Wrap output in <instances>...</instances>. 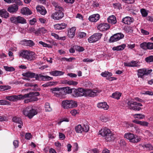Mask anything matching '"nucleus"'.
<instances>
[{
  "label": "nucleus",
  "instance_id": "1",
  "mask_svg": "<svg viewBox=\"0 0 153 153\" xmlns=\"http://www.w3.org/2000/svg\"><path fill=\"white\" fill-rule=\"evenodd\" d=\"M99 134L105 137L107 142L114 141L115 138V134L107 128H102L99 132Z\"/></svg>",
  "mask_w": 153,
  "mask_h": 153
},
{
  "label": "nucleus",
  "instance_id": "2",
  "mask_svg": "<svg viewBox=\"0 0 153 153\" xmlns=\"http://www.w3.org/2000/svg\"><path fill=\"white\" fill-rule=\"evenodd\" d=\"M22 75L23 76L28 78H35L36 80L39 81L50 80L53 79V78L49 76H43L41 74H36L34 73L30 72L23 73Z\"/></svg>",
  "mask_w": 153,
  "mask_h": 153
},
{
  "label": "nucleus",
  "instance_id": "3",
  "mask_svg": "<svg viewBox=\"0 0 153 153\" xmlns=\"http://www.w3.org/2000/svg\"><path fill=\"white\" fill-rule=\"evenodd\" d=\"M19 56L27 60H34L36 58V55L34 52L25 50L20 52Z\"/></svg>",
  "mask_w": 153,
  "mask_h": 153
},
{
  "label": "nucleus",
  "instance_id": "4",
  "mask_svg": "<svg viewBox=\"0 0 153 153\" xmlns=\"http://www.w3.org/2000/svg\"><path fill=\"white\" fill-rule=\"evenodd\" d=\"M55 10L58 11L53 13L51 15L52 17L54 19L59 20L64 16V13L62 12L63 8L59 6H56Z\"/></svg>",
  "mask_w": 153,
  "mask_h": 153
},
{
  "label": "nucleus",
  "instance_id": "5",
  "mask_svg": "<svg viewBox=\"0 0 153 153\" xmlns=\"http://www.w3.org/2000/svg\"><path fill=\"white\" fill-rule=\"evenodd\" d=\"M62 106L65 109H68L76 107L77 106L76 101L72 100H65L62 101Z\"/></svg>",
  "mask_w": 153,
  "mask_h": 153
},
{
  "label": "nucleus",
  "instance_id": "6",
  "mask_svg": "<svg viewBox=\"0 0 153 153\" xmlns=\"http://www.w3.org/2000/svg\"><path fill=\"white\" fill-rule=\"evenodd\" d=\"M124 137L129 140L130 142L133 143L138 142L141 140V138L140 137H138L137 135H134V134L130 132L126 133L124 134Z\"/></svg>",
  "mask_w": 153,
  "mask_h": 153
},
{
  "label": "nucleus",
  "instance_id": "7",
  "mask_svg": "<svg viewBox=\"0 0 153 153\" xmlns=\"http://www.w3.org/2000/svg\"><path fill=\"white\" fill-rule=\"evenodd\" d=\"M126 103L127 106L131 110L137 111H139L142 109L141 108L139 107L137 105V102L134 101L133 100H128Z\"/></svg>",
  "mask_w": 153,
  "mask_h": 153
},
{
  "label": "nucleus",
  "instance_id": "8",
  "mask_svg": "<svg viewBox=\"0 0 153 153\" xmlns=\"http://www.w3.org/2000/svg\"><path fill=\"white\" fill-rule=\"evenodd\" d=\"M152 71V70L146 68L140 69L137 70V75L138 77L143 79L144 76H148Z\"/></svg>",
  "mask_w": 153,
  "mask_h": 153
},
{
  "label": "nucleus",
  "instance_id": "9",
  "mask_svg": "<svg viewBox=\"0 0 153 153\" xmlns=\"http://www.w3.org/2000/svg\"><path fill=\"white\" fill-rule=\"evenodd\" d=\"M85 93L84 89L82 88L76 89L74 88H72L71 95L74 97H78L83 96Z\"/></svg>",
  "mask_w": 153,
  "mask_h": 153
},
{
  "label": "nucleus",
  "instance_id": "10",
  "mask_svg": "<svg viewBox=\"0 0 153 153\" xmlns=\"http://www.w3.org/2000/svg\"><path fill=\"white\" fill-rule=\"evenodd\" d=\"M124 65L125 66L137 68H140L141 65L140 62L138 60H132L129 62H124Z\"/></svg>",
  "mask_w": 153,
  "mask_h": 153
},
{
  "label": "nucleus",
  "instance_id": "11",
  "mask_svg": "<svg viewBox=\"0 0 153 153\" xmlns=\"http://www.w3.org/2000/svg\"><path fill=\"white\" fill-rule=\"evenodd\" d=\"M23 114L25 116H27L29 118H32L34 115L37 114L38 112L36 110L32 108L29 111L27 109L23 111Z\"/></svg>",
  "mask_w": 153,
  "mask_h": 153
},
{
  "label": "nucleus",
  "instance_id": "12",
  "mask_svg": "<svg viewBox=\"0 0 153 153\" xmlns=\"http://www.w3.org/2000/svg\"><path fill=\"white\" fill-rule=\"evenodd\" d=\"M124 37V35L121 33H118L111 36L109 40L110 42L117 41Z\"/></svg>",
  "mask_w": 153,
  "mask_h": 153
},
{
  "label": "nucleus",
  "instance_id": "13",
  "mask_svg": "<svg viewBox=\"0 0 153 153\" xmlns=\"http://www.w3.org/2000/svg\"><path fill=\"white\" fill-rule=\"evenodd\" d=\"M102 35L101 33H94L88 39V42L90 43L95 42L99 40Z\"/></svg>",
  "mask_w": 153,
  "mask_h": 153
},
{
  "label": "nucleus",
  "instance_id": "14",
  "mask_svg": "<svg viewBox=\"0 0 153 153\" xmlns=\"http://www.w3.org/2000/svg\"><path fill=\"white\" fill-rule=\"evenodd\" d=\"M85 93L84 95L85 96H88L89 97H93L97 95V94L99 93L100 91L96 90H92L90 89L85 90L84 89Z\"/></svg>",
  "mask_w": 153,
  "mask_h": 153
},
{
  "label": "nucleus",
  "instance_id": "15",
  "mask_svg": "<svg viewBox=\"0 0 153 153\" xmlns=\"http://www.w3.org/2000/svg\"><path fill=\"white\" fill-rule=\"evenodd\" d=\"M19 7L16 4H13L10 6L7 9V10L11 13H16L18 10Z\"/></svg>",
  "mask_w": 153,
  "mask_h": 153
},
{
  "label": "nucleus",
  "instance_id": "16",
  "mask_svg": "<svg viewBox=\"0 0 153 153\" xmlns=\"http://www.w3.org/2000/svg\"><path fill=\"white\" fill-rule=\"evenodd\" d=\"M110 27L109 25L106 23H101L97 26L98 30L102 31H104L108 30Z\"/></svg>",
  "mask_w": 153,
  "mask_h": 153
},
{
  "label": "nucleus",
  "instance_id": "17",
  "mask_svg": "<svg viewBox=\"0 0 153 153\" xmlns=\"http://www.w3.org/2000/svg\"><path fill=\"white\" fill-rule=\"evenodd\" d=\"M21 42L23 45L30 47H32L35 44L33 41L30 40L24 39L21 41Z\"/></svg>",
  "mask_w": 153,
  "mask_h": 153
},
{
  "label": "nucleus",
  "instance_id": "18",
  "mask_svg": "<svg viewBox=\"0 0 153 153\" xmlns=\"http://www.w3.org/2000/svg\"><path fill=\"white\" fill-rule=\"evenodd\" d=\"M36 9L37 12L41 15H44L47 13L45 7L42 6L38 5L36 7Z\"/></svg>",
  "mask_w": 153,
  "mask_h": 153
},
{
  "label": "nucleus",
  "instance_id": "19",
  "mask_svg": "<svg viewBox=\"0 0 153 153\" xmlns=\"http://www.w3.org/2000/svg\"><path fill=\"white\" fill-rule=\"evenodd\" d=\"M134 19L131 17L126 16L123 19L122 22L125 24L130 25L131 22H133Z\"/></svg>",
  "mask_w": 153,
  "mask_h": 153
},
{
  "label": "nucleus",
  "instance_id": "20",
  "mask_svg": "<svg viewBox=\"0 0 153 153\" xmlns=\"http://www.w3.org/2000/svg\"><path fill=\"white\" fill-rule=\"evenodd\" d=\"M13 121L16 123L19 124L18 126L20 128H22L23 126V122L21 118L15 117H13L12 119Z\"/></svg>",
  "mask_w": 153,
  "mask_h": 153
},
{
  "label": "nucleus",
  "instance_id": "21",
  "mask_svg": "<svg viewBox=\"0 0 153 153\" xmlns=\"http://www.w3.org/2000/svg\"><path fill=\"white\" fill-rule=\"evenodd\" d=\"M100 18V15L99 14H93L90 16L88 18L89 21L95 22L97 21Z\"/></svg>",
  "mask_w": 153,
  "mask_h": 153
},
{
  "label": "nucleus",
  "instance_id": "22",
  "mask_svg": "<svg viewBox=\"0 0 153 153\" xmlns=\"http://www.w3.org/2000/svg\"><path fill=\"white\" fill-rule=\"evenodd\" d=\"M21 13L24 15H28L32 14V13L27 7H23L21 10Z\"/></svg>",
  "mask_w": 153,
  "mask_h": 153
},
{
  "label": "nucleus",
  "instance_id": "23",
  "mask_svg": "<svg viewBox=\"0 0 153 153\" xmlns=\"http://www.w3.org/2000/svg\"><path fill=\"white\" fill-rule=\"evenodd\" d=\"M0 16L5 19H7L9 17V13L4 9L0 10Z\"/></svg>",
  "mask_w": 153,
  "mask_h": 153
},
{
  "label": "nucleus",
  "instance_id": "24",
  "mask_svg": "<svg viewBox=\"0 0 153 153\" xmlns=\"http://www.w3.org/2000/svg\"><path fill=\"white\" fill-rule=\"evenodd\" d=\"M97 106L99 108H103L104 110H107L109 108V106L107 103L105 102L98 103Z\"/></svg>",
  "mask_w": 153,
  "mask_h": 153
},
{
  "label": "nucleus",
  "instance_id": "25",
  "mask_svg": "<svg viewBox=\"0 0 153 153\" xmlns=\"http://www.w3.org/2000/svg\"><path fill=\"white\" fill-rule=\"evenodd\" d=\"M76 30L75 27H72L68 30V36L70 38H73L75 35V32Z\"/></svg>",
  "mask_w": 153,
  "mask_h": 153
},
{
  "label": "nucleus",
  "instance_id": "26",
  "mask_svg": "<svg viewBox=\"0 0 153 153\" xmlns=\"http://www.w3.org/2000/svg\"><path fill=\"white\" fill-rule=\"evenodd\" d=\"M133 122L137 124H139L141 126L147 127L148 126L149 123L146 121H142L137 120H133Z\"/></svg>",
  "mask_w": 153,
  "mask_h": 153
},
{
  "label": "nucleus",
  "instance_id": "27",
  "mask_svg": "<svg viewBox=\"0 0 153 153\" xmlns=\"http://www.w3.org/2000/svg\"><path fill=\"white\" fill-rule=\"evenodd\" d=\"M5 99L10 101H16L19 100L18 96L13 95L10 96H7L6 97Z\"/></svg>",
  "mask_w": 153,
  "mask_h": 153
},
{
  "label": "nucleus",
  "instance_id": "28",
  "mask_svg": "<svg viewBox=\"0 0 153 153\" xmlns=\"http://www.w3.org/2000/svg\"><path fill=\"white\" fill-rule=\"evenodd\" d=\"M65 72L59 71H54L50 72V74L54 76H60L63 75Z\"/></svg>",
  "mask_w": 153,
  "mask_h": 153
},
{
  "label": "nucleus",
  "instance_id": "29",
  "mask_svg": "<svg viewBox=\"0 0 153 153\" xmlns=\"http://www.w3.org/2000/svg\"><path fill=\"white\" fill-rule=\"evenodd\" d=\"M107 20L109 23L112 24H115L117 22L116 17L114 15L110 16L108 18Z\"/></svg>",
  "mask_w": 153,
  "mask_h": 153
},
{
  "label": "nucleus",
  "instance_id": "30",
  "mask_svg": "<svg viewBox=\"0 0 153 153\" xmlns=\"http://www.w3.org/2000/svg\"><path fill=\"white\" fill-rule=\"evenodd\" d=\"M17 23L26 24L27 23L26 19L20 16L17 17Z\"/></svg>",
  "mask_w": 153,
  "mask_h": 153
},
{
  "label": "nucleus",
  "instance_id": "31",
  "mask_svg": "<svg viewBox=\"0 0 153 153\" xmlns=\"http://www.w3.org/2000/svg\"><path fill=\"white\" fill-rule=\"evenodd\" d=\"M126 46V45L125 44H123L119 46L113 47L112 50L113 51H122L125 48Z\"/></svg>",
  "mask_w": 153,
  "mask_h": 153
},
{
  "label": "nucleus",
  "instance_id": "32",
  "mask_svg": "<svg viewBox=\"0 0 153 153\" xmlns=\"http://www.w3.org/2000/svg\"><path fill=\"white\" fill-rule=\"evenodd\" d=\"M75 129L76 132L77 133H82L84 130L83 129V127L80 124H79L75 126Z\"/></svg>",
  "mask_w": 153,
  "mask_h": 153
},
{
  "label": "nucleus",
  "instance_id": "33",
  "mask_svg": "<svg viewBox=\"0 0 153 153\" xmlns=\"http://www.w3.org/2000/svg\"><path fill=\"white\" fill-rule=\"evenodd\" d=\"M121 96V94L117 92L114 93L112 94L111 97L114 98L118 100Z\"/></svg>",
  "mask_w": 153,
  "mask_h": 153
},
{
  "label": "nucleus",
  "instance_id": "34",
  "mask_svg": "<svg viewBox=\"0 0 153 153\" xmlns=\"http://www.w3.org/2000/svg\"><path fill=\"white\" fill-rule=\"evenodd\" d=\"M101 75L103 77H107L108 76L110 77L112 75V73L108 71H105L104 72H102Z\"/></svg>",
  "mask_w": 153,
  "mask_h": 153
},
{
  "label": "nucleus",
  "instance_id": "35",
  "mask_svg": "<svg viewBox=\"0 0 153 153\" xmlns=\"http://www.w3.org/2000/svg\"><path fill=\"white\" fill-rule=\"evenodd\" d=\"M62 89L65 93L68 94H71L72 90V88H71L70 87H64Z\"/></svg>",
  "mask_w": 153,
  "mask_h": 153
},
{
  "label": "nucleus",
  "instance_id": "36",
  "mask_svg": "<svg viewBox=\"0 0 153 153\" xmlns=\"http://www.w3.org/2000/svg\"><path fill=\"white\" fill-rule=\"evenodd\" d=\"M133 116L135 118H137L139 119H142L145 117V115L140 114H134V115Z\"/></svg>",
  "mask_w": 153,
  "mask_h": 153
},
{
  "label": "nucleus",
  "instance_id": "37",
  "mask_svg": "<svg viewBox=\"0 0 153 153\" xmlns=\"http://www.w3.org/2000/svg\"><path fill=\"white\" fill-rule=\"evenodd\" d=\"M145 61L147 63L153 62V56L150 55L146 58Z\"/></svg>",
  "mask_w": 153,
  "mask_h": 153
},
{
  "label": "nucleus",
  "instance_id": "38",
  "mask_svg": "<svg viewBox=\"0 0 153 153\" xmlns=\"http://www.w3.org/2000/svg\"><path fill=\"white\" fill-rule=\"evenodd\" d=\"M45 110L46 111H51L52 110V108L50 106V104L48 102H46L45 106Z\"/></svg>",
  "mask_w": 153,
  "mask_h": 153
},
{
  "label": "nucleus",
  "instance_id": "39",
  "mask_svg": "<svg viewBox=\"0 0 153 153\" xmlns=\"http://www.w3.org/2000/svg\"><path fill=\"white\" fill-rule=\"evenodd\" d=\"M18 96V97L19 98V100L21 99H24L26 98H29L30 96V92L28 94H25L24 95H19Z\"/></svg>",
  "mask_w": 153,
  "mask_h": 153
},
{
  "label": "nucleus",
  "instance_id": "40",
  "mask_svg": "<svg viewBox=\"0 0 153 153\" xmlns=\"http://www.w3.org/2000/svg\"><path fill=\"white\" fill-rule=\"evenodd\" d=\"M4 68L7 71L12 72L14 71L15 70V69L12 67L4 66Z\"/></svg>",
  "mask_w": 153,
  "mask_h": 153
},
{
  "label": "nucleus",
  "instance_id": "41",
  "mask_svg": "<svg viewBox=\"0 0 153 153\" xmlns=\"http://www.w3.org/2000/svg\"><path fill=\"white\" fill-rule=\"evenodd\" d=\"M148 43L146 42H143L140 45V47L144 50H147Z\"/></svg>",
  "mask_w": 153,
  "mask_h": 153
},
{
  "label": "nucleus",
  "instance_id": "42",
  "mask_svg": "<svg viewBox=\"0 0 153 153\" xmlns=\"http://www.w3.org/2000/svg\"><path fill=\"white\" fill-rule=\"evenodd\" d=\"M10 102L4 100H0V105H10Z\"/></svg>",
  "mask_w": 153,
  "mask_h": 153
},
{
  "label": "nucleus",
  "instance_id": "43",
  "mask_svg": "<svg viewBox=\"0 0 153 153\" xmlns=\"http://www.w3.org/2000/svg\"><path fill=\"white\" fill-rule=\"evenodd\" d=\"M54 84V82H50L45 83L42 85V86L44 87H48V86H51L53 85Z\"/></svg>",
  "mask_w": 153,
  "mask_h": 153
},
{
  "label": "nucleus",
  "instance_id": "44",
  "mask_svg": "<svg viewBox=\"0 0 153 153\" xmlns=\"http://www.w3.org/2000/svg\"><path fill=\"white\" fill-rule=\"evenodd\" d=\"M140 12L143 17H146L147 16L148 13L145 9L144 8L141 9Z\"/></svg>",
  "mask_w": 153,
  "mask_h": 153
},
{
  "label": "nucleus",
  "instance_id": "45",
  "mask_svg": "<svg viewBox=\"0 0 153 153\" xmlns=\"http://www.w3.org/2000/svg\"><path fill=\"white\" fill-rule=\"evenodd\" d=\"M66 83L69 85H76L78 82L76 81H74L73 80H69L66 81Z\"/></svg>",
  "mask_w": 153,
  "mask_h": 153
},
{
  "label": "nucleus",
  "instance_id": "46",
  "mask_svg": "<svg viewBox=\"0 0 153 153\" xmlns=\"http://www.w3.org/2000/svg\"><path fill=\"white\" fill-rule=\"evenodd\" d=\"M86 36V33L84 32H80L78 34V37L81 38L85 37Z\"/></svg>",
  "mask_w": 153,
  "mask_h": 153
},
{
  "label": "nucleus",
  "instance_id": "47",
  "mask_svg": "<svg viewBox=\"0 0 153 153\" xmlns=\"http://www.w3.org/2000/svg\"><path fill=\"white\" fill-rule=\"evenodd\" d=\"M75 49L76 51L79 52L82 51L84 50L83 47L78 45L75 46Z\"/></svg>",
  "mask_w": 153,
  "mask_h": 153
},
{
  "label": "nucleus",
  "instance_id": "48",
  "mask_svg": "<svg viewBox=\"0 0 153 153\" xmlns=\"http://www.w3.org/2000/svg\"><path fill=\"white\" fill-rule=\"evenodd\" d=\"M83 131L87 132H88L89 129V126L88 125H84V126L83 127Z\"/></svg>",
  "mask_w": 153,
  "mask_h": 153
},
{
  "label": "nucleus",
  "instance_id": "49",
  "mask_svg": "<svg viewBox=\"0 0 153 153\" xmlns=\"http://www.w3.org/2000/svg\"><path fill=\"white\" fill-rule=\"evenodd\" d=\"M144 146L147 148L148 150H152L153 149V147L150 144H147L144 145Z\"/></svg>",
  "mask_w": 153,
  "mask_h": 153
},
{
  "label": "nucleus",
  "instance_id": "50",
  "mask_svg": "<svg viewBox=\"0 0 153 153\" xmlns=\"http://www.w3.org/2000/svg\"><path fill=\"white\" fill-rule=\"evenodd\" d=\"M30 94L31 96H33L35 97L38 96L40 95V93L38 92H30Z\"/></svg>",
  "mask_w": 153,
  "mask_h": 153
},
{
  "label": "nucleus",
  "instance_id": "51",
  "mask_svg": "<svg viewBox=\"0 0 153 153\" xmlns=\"http://www.w3.org/2000/svg\"><path fill=\"white\" fill-rule=\"evenodd\" d=\"M147 49H153V43L149 42H148Z\"/></svg>",
  "mask_w": 153,
  "mask_h": 153
},
{
  "label": "nucleus",
  "instance_id": "52",
  "mask_svg": "<svg viewBox=\"0 0 153 153\" xmlns=\"http://www.w3.org/2000/svg\"><path fill=\"white\" fill-rule=\"evenodd\" d=\"M17 6H22L23 5L22 2L20 0H14Z\"/></svg>",
  "mask_w": 153,
  "mask_h": 153
},
{
  "label": "nucleus",
  "instance_id": "53",
  "mask_svg": "<svg viewBox=\"0 0 153 153\" xmlns=\"http://www.w3.org/2000/svg\"><path fill=\"white\" fill-rule=\"evenodd\" d=\"M17 17L13 16L10 18V21L11 22L15 24H17Z\"/></svg>",
  "mask_w": 153,
  "mask_h": 153
},
{
  "label": "nucleus",
  "instance_id": "54",
  "mask_svg": "<svg viewBox=\"0 0 153 153\" xmlns=\"http://www.w3.org/2000/svg\"><path fill=\"white\" fill-rule=\"evenodd\" d=\"M30 98L31 102L33 101H35L38 100V98L36 97L33 96H30Z\"/></svg>",
  "mask_w": 153,
  "mask_h": 153
},
{
  "label": "nucleus",
  "instance_id": "55",
  "mask_svg": "<svg viewBox=\"0 0 153 153\" xmlns=\"http://www.w3.org/2000/svg\"><path fill=\"white\" fill-rule=\"evenodd\" d=\"M122 1L125 3L130 4H132L135 1L134 0H122Z\"/></svg>",
  "mask_w": 153,
  "mask_h": 153
},
{
  "label": "nucleus",
  "instance_id": "56",
  "mask_svg": "<svg viewBox=\"0 0 153 153\" xmlns=\"http://www.w3.org/2000/svg\"><path fill=\"white\" fill-rule=\"evenodd\" d=\"M36 22V20L35 18H33L32 19L30 20L29 21V24L31 25H33L34 24L35 22Z\"/></svg>",
  "mask_w": 153,
  "mask_h": 153
},
{
  "label": "nucleus",
  "instance_id": "57",
  "mask_svg": "<svg viewBox=\"0 0 153 153\" xmlns=\"http://www.w3.org/2000/svg\"><path fill=\"white\" fill-rule=\"evenodd\" d=\"M59 24L61 30L65 28L66 27L67 25V24L65 23H62Z\"/></svg>",
  "mask_w": 153,
  "mask_h": 153
},
{
  "label": "nucleus",
  "instance_id": "58",
  "mask_svg": "<svg viewBox=\"0 0 153 153\" xmlns=\"http://www.w3.org/2000/svg\"><path fill=\"white\" fill-rule=\"evenodd\" d=\"M101 120L103 122H106L108 120L107 117L104 116H102L100 117Z\"/></svg>",
  "mask_w": 153,
  "mask_h": 153
},
{
  "label": "nucleus",
  "instance_id": "59",
  "mask_svg": "<svg viewBox=\"0 0 153 153\" xmlns=\"http://www.w3.org/2000/svg\"><path fill=\"white\" fill-rule=\"evenodd\" d=\"M28 31L30 33H31L32 32L34 33L35 31V29L34 27H29L28 29Z\"/></svg>",
  "mask_w": 153,
  "mask_h": 153
},
{
  "label": "nucleus",
  "instance_id": "60",
  "mask_svg": "<svg viewBox=\"0 0 153 153\" xmlns=\"http://www.w3.org/2000/svg\"><path fill=\"white\" fill-rule=\"evenodd\" d=\"M13 144L15 148H17L19 146V141L17 140H15L13 142Z\"/></svg>",
  "mask_w": 153,
  "mask_h": 153
},
{
  "label": "nucleus",
  "instance_id": "61",
  "mask_svg": "<svg viewBox=\"0 0 153 153\" xmlns=\"http://www.w3.org/2000/svg\"><path fill=\"white\" fill-rule=\"evenodd\" d=\"M141 32L143 35H148L149 34V33L148 31L143 29H141Z\"/></svg>",
  "mask_w": 153,
  "mask_h": 153
},
{
  "label": "nucleus",
  "instance_id": "62",
  "mask_svg": "<svg viewBox=\"0 0 153 153\" xmlns=\"http://www.w3.org/2000/svg\"><path fill=\"white\" fill-rule=\"evenodd\" d=\"M31 138V134L30 133H26L25 135V138L29 140Z\"/></svg>",
  "mask_w": 153,
  "mask_h": 153
},
{
  "label": "nucleus",
  "instance_id": "63",
  "mask_svg": "<svg viewBox=\"0 0 153 153\" xmlns=\"http://www.w3.org/2000/svg\"><path fill=\"white\" fill-rule=\"evenodd\" d=\"M2 87L3 88V91L10 89L11 88V87L8 85H2Z\"/></svg>",
  "mask_w": 153,
  "mask_h": 153
},
{
  "label": "nucleus",
  "instance_id": "64",
  "mask_svg": "<svg viewBox=\"0 0 153 153\" xmlns=\"http://www.w3.org/2000/svg\"><path fill=\"white\" fill-rule=\"evenodd\" d=\"M91 153H99V150L96 148H94L91 150Z\"/></svg>",
  "mask_w": 153,
  "mask_h": 153
}]
</instances>
